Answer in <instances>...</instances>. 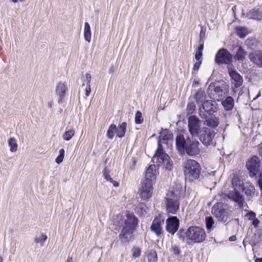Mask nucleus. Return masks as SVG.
I'll return each mask as SVG.
<instances>
[{"label":"nucleus","instance_id":"nucleus-49","mask_svg":"<svg viewBox=\"0 0 262 262\" xmlns=\"http://www.w3.org/2000/svg\"><path fill=\"white\" fill-rule=\"evenodd\" d=\"M202 56V52L196 51L195 54V58L196 60H201V58Z\"/></svg>","mask_w":262,"mask_h":262},{"label":"nucleus","instance_id":"nucleus-19","mask_svg":"<svg viewBox=\"0 0 262 262\" xmlns=\"http://www.w3.org/2000/svg\"><path fill=\"white\" fill-rule=\"evenodd\" d=\"M121 227L122 228L119 235V239L121 243L123 244L128 243V242L133 238L134 230L130 229L129 228L125 227L124 226Z\"/></svg>","mask_w":262,"mask_h":262},{"label":"nucleus","instance_id":"nucleus-12","mask_svg":"<svg viewBox=\"0 0 262 262\" xmlns=\"http://www.w3.org/2000/svg\"><path fill=\"white\" fill-rule=\"evenodd\" d=\"M152 185L153 183L149 180H144L142 183L139 193L142 200H147L151 196L153 190Z\"/></svg>","mask_w":262,"mask_h":262},{"label":"nucleus","instance_id":"nucleus-14","mask_svg":"<svg viewBox=\"0 0 262 262\" xmlns=\"http://www.w3.org/2000/svg\"><path fill=\"white\" fill-rule=\"evenodd\" d=\"M212 212L219 221L225 223L227 221L228 212L222 205L219 203L214 205L212 208Z\"/></svg>","mask_w":262,"mask_h":262},{"label":"nucleus","instance_id":"nucleus-8","mask_svg":"<svg viewBox=\"0 0 262 262\" xmlns=\"http://www.w3.org/2000/svg\"><path fill=\"white\" fill-rule=\"evenodd\" d=\"M202 121L196 116L191 115L188 118V130L192 137L199 136L202 130Z\"/></svg>","mask_w":262,"mask_h":262},{"label":"nucleus","instance_id":"nucleus-43","mask_svg":"<svg viewBox=\"0 0 262 262\" xmlns=\"http://www.w3.org/2000/svg\"><path fill=\"white\" fill-rule=\"evenodd\" d=\"M59 153V156L55 159V162L57 164H60L62 162L64 155V150L63 149H60Z\"/></svg>","mask_w":262,"mask_h":262},{"label":"nucleus","instance_id":"nucleus-29","mask_svg":"<svg viewBox=\"0 0 262 262\" xmlns=\"http://www.w3.org/2000/svg\"><path fill=\"white\" fill-rule=\"evenodd\" d=\"M127 127V123L125 122H122L119 126V128H117V136L119 138H122L124 136L126 133V128Z\"/></svg>","mask_w":262,"mask_h":262},{"label":"nucleus","instance_id":"nucleus-27","mask_svg":"<svg viewBox=\"0 0 262 262\" xmlns=\"http://www.w3.org/2000/svg\"><path fill=\"white\" fill-rule=\"evenodd\" d=\"M204 121V125L211 127L212 128H215L219 124V120L217 117L214 116L205 119Z\"/></svg>","mask_w":262,"mask_h":262},{"label":"nucleus","instance_id":"nucleus-33","mask_svg":"<svg viewBox=\"0 0 262 262\" xmlns=\"http://www.w3.org/2000/svg\"><path fill=\"white\" fill-rule=\"evenodd\" d=\"M247 16L250 19H260L261 17V14L257 10L252 9L248 12Z\"/></svg>","mask_w":262,"mask_h":262},{"label":"nucleus","instance_id":"nucleus-35","mask_svg":"<svg viewBox=\"0 0 262 262\" xmlns=\"http://www.w3.org/2000/svg\"><path fill=\"white\" fill-rule=\"evenodd\" d=\"M236 33L239 37L244 38L248 34V30L247 28L239 27L236 28Z\"/></svg>","mask_w":262,"mask_h":262},{"label":"nucleus","instance_id":"nucleus-36","mask_svg":"<svg viewBox=\"0 0 262 262\" xmlns=\"http://www.w3.org/2000/svg\"><path fill=\"white\" fill-rule=\"evenodd\" d=\"M117 132V127L115 124H111L107 132V137L108 139H112L115 133Z\"/></svg>","mask_w":262,"mask_h":262},{"label":"nucleus","instance_id":"nucleus-10","mask_svg":"<svg viewBox=\"0 0 262 262\" xmlns=\"http://www.w3.org/2000/svg\"><path fill=\"white\" fill-rule=\"evenodd\" d=\"M215 62L219 65L225 64L228 66H232V55L227 49L222 48L216 53Z\"/></svg>","mask_w":262,"mask_h":262},{"label":"nucleus","instance_id":"nucleus-58","mask_svg":"<svg viewBox=\"0 0 262 262\" xmlns=\"http://www.w3.org/2000/svg\"><path fill=\"white\" fill-rule=\"evenodd\" d=\"M203 34L202 33V31H201V33H200V38H201V40L202 39V34Z\"/></svg>","mask_w":262,"mask_h":262},{"label":"nucleus","instance_id":"nucleus-42","mask_svg":"<svg viewBox=\"0 0 262 262\" xmlns=\"http://www.w3.org/2000/svg\"><path fill=\"white\" fill-rule=\"evenodd\" d=\"M143 119L142 118V113L140 111L136 112L135 117V122L136 124H140L143 122Z\"/></svg>","mask_w":262,"mask_h":262},{"label":"nucleus","instance_id":"nucleus-4","mask_svg":"<svg viewBox=\"0 0 262 262\" xmlns=\"http://www.w3.org/2000/svg\"><path fill=\"white\" fill-rule=\"evenodd\" d=\"M185 176L189 181L198 180L201 174V167L198 162L188 159L183 163Z\"/></svg>","mask_w":262,"mask_h":262},{"label":"nucleus","instance_id":"nucleus-41","mask_svg":"<svg viewBox=\"0 0 262 262\" xmlns=\"http://www.w3.org/2000/svg\"><path fill=\"white\" fill-rule=\"evenodd\" d=\"M196 109L195 104L193 102H188L187 105L186 111L188 114H192Z\"/></svg>","mask_w":262,"mask_h":262},{"label":"nucleus","instance_id":"nucleus-11","mask_svg":"<svg viewBox=\"0 0 262 262\" xmlns=\"http://www.w3.org/2000/svg\"><path fill=\"white\" fill-rule=\"evenodd\" d=\"M214 135V130L207 127H203L202 131L199 135L200 141L206 146L212 144Z\"/></svg>","mask_w":262,"mask_h":262},{"label":"nucleus","instance_id":"nucleus-3","mask_svg":"<svg viewBox=\"0 0 262 262\" xmlns=\"http://www.w3.org/2000/svg\"><path fill=\"white\" fill-rule=\"evenodd\" d=\"M180 192L178 190H169L166 193L163 203L168 214H175L179 209Z\"/></svg>","mask_w":262,"mask_h":262},{"label":"nucleus","instance_id":"nucleus-2","mask_svg":"<svg viewBox=\"0 0 262 262\" xmlns=\"http://www.w3.org/2000/svg\"><path fill=\"white\" fill-rule=\"evenodd\" d=\"M188 137L185 140L183 135H180L177 136L176 144L179 153L181 155L186 152L189 156H195L201 152V144L199 141L193 138Z\"/></svg>","mask_w":262,"mask_h":262},{"label":"nucleus","instance_id":"nucleus-24","mask_svg":"<svg viewBox=\"0 0 262 262\" xmlns=\"http://www.w3.org/2000/svg\"><path fill=\"white\" fill-rule=\"evenodd\" d=\"M91 79V76L89 74H86L85 77H84L83 83L81 86V89H84L85 91V95L88 96L90 92L91 88L90 86V82Z\"/></svg>","mask_w":262,"mask_h":262},{"label":"nucleus","instance_id":"nucleus-17","mask_svg":"<svg viewBox=\"0 0 262 262\" xmlns=\"http://www.w3.org/2000/svg\"><path fill=\"white\" fill-rule=\"evenodd\" d=\"M68 90V86L62 82H58L56 86L55 93L58 96V102L62 103L66 95V92Z\"/></svg>","mask_w":262,"mask_h":262},{"label":"nucleus","instance_id":"nucleus-51","mask_svg":"<svg viewBox=\"0 0 262 262\" xmlns=\"http://www.w3.org/2000/svg\"><path fill=\"white\" fill-rule=\"evenodd\" d=\"M203 49H204V45H203V43H202L199 45V46L198 47V48H197L196 51L202 52Z\"/></svg>","mask_w":262,"mask_h":262},{"label":"nucleus","instance_id":"nucleus-47","mask_svg":"<svg viewBox=\"0 0 262 262\" xmlns=\"http://www.w3.org/2000/svg\"><path fill=\"white\" fill-rule=\"evenodd\" d=\"M257 175V176H256L255 177L257 179L258 185L261 190L262 189V172H260L258 173Z\"/></svg>","mask_w":262,"mask_h":262},{"label":"nucleus","instance_id":"nucleus-59","mask_svg":"<svg viewBox=\"0 0 262 262\" xmlns=\"http://www.w3.org/2000/svg\"><path fill=\"white\" fill-rule=\"evenodd\" d=\"M3 261V258L2 257H0V262H2Z\"/></svg>","mask_w":262,"mask_h":262},{"label":"nucleus","instance_id":"nucleus-15","mask_svg":"<svg viewBox=\"0 0 262 262\" xmlns=\"http://www.w3.org/2000/svg\"><path fill=\"white\" fill-rule=\"evenodd\" d=\"M229 74L232 80V84L234 85V89H237L243 84V78L241 75L237 73L232 67V66L227 67Z\"/></svg>","mask_w":262,"mask_h":262},{"label":"nucleus","instance_id":"nucleus-25","mask_svg":"<svg viewBox=\"0 0 262 262\" xmlns=\"http://www.w3.org/2000/svg\"><path fill=\"white\" fill-rule=\"evenodd\" d=\"M222 104L225 110L229 111L233 108L234 102L233 99L231 96H228L226 99L222 100Z\"/></svg>","mask_w":262,"mask_h":262},{"label":"nucleus","instance_id":"nucleus-26","mask_svg":"<svg viewBox=\"0 0 262 262\" xmlns=\"http://www.w3.org/2000/svg\"><path fill=\"white\" fill-rule=\"evenodd\" d=\"M248 220L251 222L252 225L255 228H257L260 224L259 220L256 217V213L253 211H249L246 215Z\"/></svg>","mask_w":262,"mask_h":262},{"label":"nucleus","instance_id":"nucleus-38","mask_svg":"<svg viewBox=\"0 0 262 262\" xmlns=\"http://www.w3.org/2000/svg\"><path fill=\"white\" fill-rule=\"evenodd\" d=\"M237 178L234 177L232 179V185L234 187V190H243V183H241L240 181H239Z\"/></svg>","mask_w":262,"mask_h":262},{"label":"nucleus","instance_id":"nucleus-52","mask_svg":"<svg viewBox=\"0 0 262 262\" xmlns=\"http://www.w3.org/2000/svg\"><path fill=\"white\" fill-rule=\"evenodd\" d=\"M230 241H234L236 239V237L235 236H231L229 237Z\"/></svg>","mask_w":262,"mask_h":262},{"label":"nucleus","instance_id":"nucleus-32","mask_svg":"<svg viewBox=\"0 0 262 262\" xmlns=\"http://www.w3.org/2000/svg\"><path fill=\"white\" fill-rule=\"evenodd\" d=\"M146 256L148 262H157L158 260L157 254L155 251L150 250L147 252Z\"/></svg>","mask_w":262,"mask_h":262},{"label":"nucleus","instance_id":"nucleus-56","mask_svg":"<svg viewBox=\"0 0 262 262\" xmlns=\"http://www.w3.org/2000/svg\"><path fill=\"white\" fill-rule=\"evenodd\" d=\"M199 84V82L196 81V80H194L193 82V85H195V84Z\"/></svg>","mask_w":262,"mask_h":262},{"label":"nucleus","instance_id":"nucleus-57","mask_svg":"<svg viewBox=\"0 0 262 262\" xmlns=\"http://www.w3.org/2000/svg\"><path fill=\"white\" fill-rule=\"evenodd\" d=\"M18 0H11L13 3H16Z\"/></svg>","mask_w":262,"mask_h":262},{"label":"nucleus","instance_id":"nucleus-9","mask_svg":"<svg viewBox=\"0 0 262 262\" xmlns=\"http://www.w3.org/2000/svg\"><path fill=\"white\" fill-rule=\"evenodd\" d=\"M209 95H213V98L219 100L220 98L228 93V85L225 83L221 85L215 83H211L208 88Z\"/></svg>","mask_w":262,"mask_h":262},{"label":"nucleus","instance_id":"nucleus-48","mask_svg":"<svg viewBox=\"0 0 262 262\" xmlns=\"http://www.w3.org/2000/svg\"><path fill=\"white\" fill-rule=\"evenodd\" d=\"M202 63V60H198L196 62H195L193 67V70L194 71H198L200 68V65Z\"/></svg>","mask_w":262,"mask_h":262},{"label":"nucleus","instance_id":"nucleus-28","mask_svg":"<svg viewBox=\"0 0 262 262\" xmlns=\"http://www.w3.org/2000/svg\"><path fill=\"white\" fill-rule=\"evenodd\" d=\"M243 190H245V193L247 196L252 197L255 193V188L251 184H247Z\"/></svg>","mask_w":262,"mask_h":262},{"label":"nucleus","instance_id":"nucleus-7","mask_svg":"<svg viewBox=\"0 0 262 262\" xmlns=\"http://www.w3.org/2000/svg\"><path fill=\"white\" fill-rule=\"evenodd\" d=\"M217 104L214 100H206L199 106V116L202 119H206L207 118L206 113L212 115L217 112Z\"/></svg>","mask_w":262,"mask_h":262},{"label":"nucleus","instance_id":"nucleus-40","mask_svg":"<svg viewBox=\"0 0 262 262\" xmlns=\"http://www.w3.org/2000/svg\"><path fill=\"white\" fill-rule=\"evenodd\" d=\"M137 213L140 215H144L146 212L145 206L143 204H139L136 208Z\"/></svg>","mask_w":262,"mask_h":262},{"label":"nucleus","instance_id":"nucleus-55","mask_svg":"<svg viewBox=\"0 0 262 262\" xmlns=\"http://www.w3.org/2000/svg\"><path fill=\"white\" fill-rule=\"evenodd\" d=\"M48 106L49 108H51L52 106V102H49L48 103Z\"/></svg>","mask_w":262,"mask_h":262},{"label":"nucleus","instance_id":"nucleus-31","mask_svg":"<svg viewBox=\"0 0 262 262\" xmlns=\"http://www.w3.org/2000/svg\"><path fill=\"white\" fill-rule=\"evenodd\" d=\"M103 177H104V178L107 181H108L111 183H112L113 185L115 187H117L119 185V183L115 181H114L110 177V175H109V171L107 169H106V168H105L103 171Z\"/></svg>","mask_w":262,"mask_h":262},{"label":"nucleus","instance_id":"nucleus-18","mask_svg":"<svg viewBox=\"0 0 262 262\" xmlns=\"http://www.w3.org/2000/svg\"><path fill=\"white\" fill-rule=\"evenodd\" d=\"M226 195L230 200L236 202L239 207H243L245 201L243 196L239 193L238 190L230 191Z\"/></svg>","mask_w":262,"mask_h":262},{"label":"nucleus","instance_id":"nucleus-16","mask_svg":"<svg viewBox=\"0 0 262 262\" xmlns=\"http://www.w3.org/2000/svg\"><path fill=\"white\" fill-rule=\"evenodd\" d=\"M166 229L169 233L173 234L178 230L179 221L176 216L168 218L166 221Z\"/></svg>","mask_w":262,"mask_h":262},{"label":"nucleus","instance_id":"nucleus-50","mask_svg":"<svg viewBox=\"0 0 262 262\" xmlns=\"http://www.w3.org/2000/svg\"><path fill=\"white\" fill-rule=\"evenodd\" d=\"M172 252L174 254H176L177 255H179L180 253V250H179V248H178V247L176 246H174L173 247H172Z\"/></svg>","mask_w":262,"mask_h":262},{"label":"nucleus","instance_id":"nucleus-45","mask_svg":"<svg viewBox=\"0 0 262 262\" xmlns=\"http://www.w3.org/2000/svg\"><path fill=\"white\" fill-rule=\"evenodd\" d=\"M47 239V235L44 234H42L40 237H35L34 241L35 243H42V244H43Z\"/></svg>","mask_w":262,"mask_h":262},{"label":"nucleus","instance_id":"nucleus-6","mask_svg":"<svg viewBox=\"0 0 262 262\" xmlns=\"http://www.w3.org/2000/svg\"><path fill=\"white\" fill-rule=\"evenodd\" d=\"M187 238L193 243L203 242L206 238V232L204 229L198 226H191L186 232Z\"/></svg>","mask_w":262,"mask_h":262},{"label":"nucleus","instance_id":"nucleus-34","mask_svg":"<svg viewBox=\"0 0 262 262\" xmlns=\"http://www.w3.org/2000/svg\"><path fill=\"white\" fill-rule=\"evenodd\" d=\"M84 37L85 40L90 42L91 38L90 26L88 23H85L84 29Z\"/></svg>","mask_w":262,"mask_h":262},{"label":"nucleus","instance_id":"nucleus-37","mask_svg":"<svg viewBox=\"0 0 262 262\" xmlns=\"http://www.w3.org/2000/svg\"><path fill=\"white\" fill-rule=\"evenodd\" d=\"M8 145L10 146V150L11 152H15L17 149V144L16 141L14 138H10L8 140Z\"/></svg>","mask_w":262,"mask_h":262},{"label":"nucleus","instance_id":"nucleus-54","mask_svg":"<svg viewBox=\"0 0 262 262\" xmlns=\"http://www.w3.org/2000/svg\"><path fill=\"white\" fill-rule=\"evenodd\" d=\"M66 262H73L72 258L71 257H69L66 261Z\"/></svg>","mask_w":262,"mask_h":262},{"label":"nucleus","instance_id":"nucleus-23","mask_svg":"<svg viewBox=\"0 0 262 262\" xmlns=\"http://www.w3.org/2000/svg\"><path fill=\"white\" fill-rule=\"evenodd\" d=\"M193 98L198 104H201L206 101V95L204 91L199 90L195 92Z\"/></svg>","mask_w":262,"mask_h":262},{"label":"nucleus","instance_id":"nucleus-39","mask_svg":"<svg viewBox=\"0 0 262 262\" xmlns=\"http://www.w3.org/2000/svg\"><path fill=\"white\" fill-rule=\"evenodd\" d=\"M75 134V131L71 129L66 131L62 135L63 139L66 141H69Z\"/></svg>","mask_w":262,"mask_h":262},{"label":"nucleus","instance_id":"nucleus-21","mask_svg":"<svg viewBox=\"0 0 262 262\" xmlns=\"http://www.w3.org/2000/svg\"><path fill=\"white\" fill-rule=\"evenodd\" d=\"M249 59L257 67L262 68V51H256L249 54Z\"/></svg>","mask_w":262,"mask_h":262},{"label":"nucleus","instance_id":"nucleus-22","mask_svg":"<svg viewBox=\"0 0 262 262\" xmlns=\"http://www.w3.org/2000/svg\"><path fill=\"white\" fill-rule=\"evenodd\" d=\"M156 166L152 164L149 165L145 172L144 180L151 181V182L153 183L156 178Z\"/></svg>","mask_w":262,"mask_h":262},{"label":"nucleus","instance_id":"nucleus-44","mask_svg":"<svg viewBox=\"0 0 262 262\" xmlns=\"http://www.w3.org/2000/svg\"><path fill=\"white\" fill-rule=\"evenodd\" d=\"M214 224V221L212 217H206V225L207 230H210L212 228Z\"/></svg>","mask_w":262,"mask_h":262},{"label":"nucleus","instance_id":"nucleus-60","mask_svg":"<svg viewBox=\"0 0 262 262\" xmlns=\"http://www.w3.org/2000/svg\"><path fill=\"white\" fill-rule=\"evenodd\" d=\"M20 2H23L24 1V0H19Z\"/></svg>","mask_w":262,"mask_h":262},{"label":"nucleus","instance_id":"nucleus-30","mask_svg":"<svg viewBox=\"0 0 262 262\" xmlns=\"http://www.w3.org/2000/svg\"><path fill=\"white\" fill-rule=\"evenodd\" d=\"M246 55L247 52L243 49L242 47H239L234 58L236 60L238 61L243 60Z\"/></svg>","mask_w":262,"mask_h":262},{"label":"nucleus","instance_id":"nucleus-46","mask_svg":"<svg viewBox=\"0 0 262 262\" xmlns=\"http://www.w3.org/2000/svg\"><path fill=\"white\" fill-rule=\"evenodd\" d=\"M132 253L133 257L136 258L140 256L141 254V250L138 247H133L132 249Z\"/></svg>","mask_w":262,"mask_h":262},{"label":"nucleus","instance_id":"nucleus-5","mask_svg":"<svg viewBox=\"0 0 262 262\" xmlns=\"http://www.w3.org/2000/svg\"><path fill=\"white\" fill-rule=\"evenodd\" d=\"M138 220L134 214L128 212L126 214V219H124L122 214H118L113 220V224L117 229L118 227L124 226L134 230L137 225Z\"/></svg>","mask_w":262,"mask_h":262},{"label":"nucleus","instance_id":"nucleus-53","mask_svg":"<svg viewBox=\"0 0 262 262\" xmlns=\"http://www.w3.org/2000/svg\"><path fill=\"white\" fill-rule=\"evenodd\" d=\"M255 262H262V258H257L255 260Z\"/></svg>","mask_w":262,"mask_h":262},{"label":"nucleus","instance_id":"nucleus-20","mask_svg":"<svg viewBox=\"0 0 262 262\" xmlns=\"http://www.w3.org/2000/svg\"><path fill=\"white\" fill-rule=\"evenodd\" d=\"M164 224V221L159 218H155L152 221L150 227L151 230L158 236L163 233L162 225Z\"/></svg>","mask_w":262,"mask_h":262},{"label":"nucleus","instance_id":"nucleus-13","mask_svg":"<svg viewBox=\"0 0 262 262\" xmlns=\"http://www.w3.org/2000/svg\"><path fill=\"white\" fill-rule=\"evenodd\" d=\"M260 160L259 158L256 156L252 157L246 164V166L249 171V175L253 178L256 177L257 174L260 172L259 171Z\"/></svg>","mask_w":262,"mask_h":262},{"label":"nucleus","instance_id":"nucleus-1","mask_svg":"<svg viewBox=\"0 0 262 262\" xmlns=\"http://www.w3.org/2000/svg\"><path fill=\"white\" fill-rule=\"evenodd\" d=\"M172 142V134L168 129H162L159 137L157 149L152 158L153 161L157 160V162L163 165L166 169L169 171L173 168L172 161L168 155L164 151L162 144H166L168 147H170Z\"/></svg>","mask_w":262,"mask_h":262}]
</instances>
